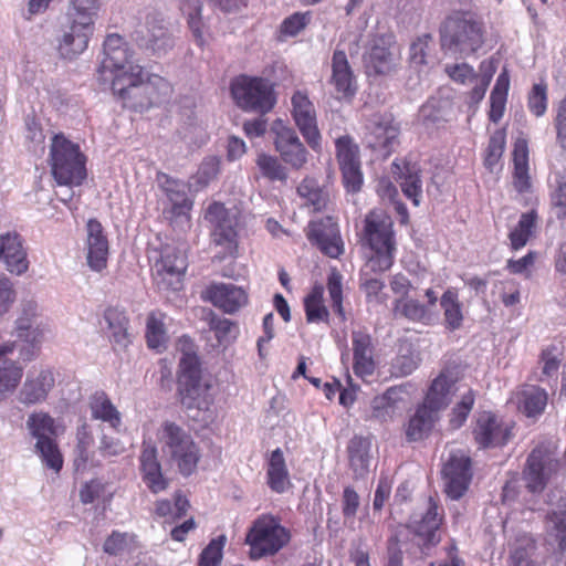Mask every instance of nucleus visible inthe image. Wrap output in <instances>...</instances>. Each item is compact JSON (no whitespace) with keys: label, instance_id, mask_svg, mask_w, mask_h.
I'll return each mask as SVG.
<instances>
[{"label":"nucleus","instance_id":"f257e3e1","mask_svg":"<svg viewBox=\"0 0 566 566\" xmlns=\"http://www.w3.org/2000/svg\"><path fill=\"white\" fill-rule=\"evenodd\" d=\"M211 385L202 378L201 365L193 346L185 340L177 371V394L187 417L199 423L213 418Z\"/></svg>","mask_w":566,"mask_h":566},{"label":"nucleus","instance_id":"f03ea898","mask_svg":"<svg viewBox=\"0 0 566 566\" xmlns=\"http://www.w3.org/2000/svg\"><path fill=\"white\" fill-rule=\"evenodd\" d=\"M112 91L123 107L143 113L165 103L172 88L164 77L147 74L140 65H130L129 72H122L112 78Z\"/></svg>","mask_w":566,"mask_h":566},{"label":"nucleus","instance_id":"7ed1b4c3","mask_svg":"<svg viewBox=\"0 0 566 566\" xmlns=\"http://www.w3.org/2000/svg\"><path fill=\"white\" fill-rule=\"evenodd\" d=\"M485 34L483 19L472 10H452L439 27L441 50L459 57H468L481 50Z\"/></svg>","mask_w":566,"mask_h":566},{"label":"nucleus","instance_id":"20e7f679","mask_svg":"<svg viewBox=\"0 0 566 566\" xmlns=\"http://www.w3.org/2000/svg\"><path fill=\"white\" fill-rule=\"evenodd\" d=\"M99 8L101 0H70L66 12L69 27L57 45L62 59L74 60L87 49Z\"/></svg>","mask_w":566,"mask_h":566},{"label":"nucleus","instance_id":"39448f33","mask_svg":"<svg viewBox=\"0 0 566 566\" xmlns=\"http://www.w3.org/2000/svg\"><path fill=\"white\" fill-rule=\"evenodd\" d=\"M364 240L373 251L366 268L373 272H385L394 264L396 242L392 220L381 209L371 210L365 218Z\"/></svg>","mask_w":566,"mask_h":566},{"label":"nucleus","instance_id":"423d86ee","mask_svg":"<svg viewBox=\"0 0 566 566\" xmlns=\"http://www.w3.org/2000/svg\"><path fill=\"white\" fill-rule=\"evenodd\" d=\"M161 451L184 476L191 475L201 458L200 448L192 434L175 421L165 420L157 431Z\"/></svg>","mask_w":566,"mask_h":566},{"label":"nucleus","instance_id":"0eeeda50","mask_svg":"<svg viewBox=\"0 0 566 566\" xmlns=\"http://www.w3.org/2000/svg\"><path fill=\"white\" fill-rule=\"evenodd\" d=\"M230 93L235 105L244 112L264 115L276 104L274 84L264 77L238 75L231 80Z\"/></svg>","mask_w":566,"mask_h":566},{"label":"nucleus","instance_id":"6e6552de","mask_svg":"<svg viewBox=\"0 0 566 566\" xmlns=\"http://www.w3.org/2000/svg\"><path fill=\"white\" fill-rule=\"evenodd\" d=\"M86 156L78 144H51L49 166L51 175L59 186L78 187L87 178Z\"/></svg>","mask_w":566,"mask_h":566},{"label":"nucleus","instance_id":"1a4fd4ad","mask_svg":"<svg viewBox=\"0 0 566 566\" xmlns=\"http://www.w3.org/2000/svg\"><path fill=\"white\" fill-rule=\"evenodd\" d=\"M25 426L31 437L36 440L35 453L49 469L60 472L63 467V457L54 440V437L57 436L54 418L44 411L32 412L29 415Z\"/></svg>","mask_w":566,"mask_h":566},{"label":"nucleus","instance_id":"9d476101","mask_svg":"<svg viewBox=\"0 0 566 566\" xmlns=\"http://www.w3.org/2000/svg\"><path fill=\"white\" fill-rule=\"evenodd\" d=\"M206 220L211 224V243L221 249L219 260L233 256L238 250V218L220 202L209 205Z\"/></svg>","mask_w":566,"mask_h":566},{"label":"nucleus","instance_id":"9b49d317","mask_svg":"<svg viewBox=\"0 0 566 566\" xmlns=\"http://www.w3.org/2000/svg\"><path fill=\"white\" fill-rule=\"evenodd\" d=\"M289 539L290 534L286 528L281 526L273 517L268 516L258 518L245 538L251 547L253 558L274 555Z\"/></svg>","mask_w":566,"mask_h":566},{"label":"nucleus","instance_id":"f8f14e48","mask_svg":"<svg viewBox=\"0 0 566 566\" xmlns=\"http://www.w3.org/2000/svg\"><path fill=\"white\" fill-rule=\"evenodd\" d=\"M188 268L187 247L165 245L154 265L155 279L160 289L178 291Z\"/></svg>","mask_w":566,"mask_h":566},{"label":"nucleus","instance_id":"ddd939ff","mask_svg":"<svg viewBox=\"0 0 566 566\" xmlns=\"http://www.w3.org/2000/svg\"><path fill=\"white\" fill-rule=\"evenodd\" d=\"M558 469L559 462L553 448L546 444L536 447L528 455L524 469L526 488L533 493L543 491L557 475Z\"/></svg>","mask_w":566,"mask_h":566},{"label":"nucleus","instance_id":"4468645a","mask_svg":"<svg viewBox=\"0 0 566 566\" xmlns=\"http://www.w3.org/2000/svg\"><path fill=\"white\" fill-rule=\"evenodd\" d=\"M132 41L146 54L161 57L175 45L174 36L163 19L147 17L145 25L132 33Z\"/></svg>","mask_w":566,"mask_h":566},{"label":"nucleus","instance_id":"2eb2a0df","mask_svg":"<svg viewBox=\"0 0 566 566\" xmlns=\"http://www.w3.org/2000/svg\"><path fill=\"white\" fill-rule=\"evenodd\" d=\"M514 423L491 411L478 415L473 428L474 441L481 448L502 447L512 438Z\"/></svg>","mask_w":566,"mask_h":566},{"label":"nucleus","instance_id":"dca6fc26","mask_svg":"<svg viewBox=\"0 0 566 566\" xmlns=\"http://www.w3.org/2000/svg\"><path fill=\"white\" fill-rule=\"evenodd\" d=\"M104 59L102 60L98 73L103 76L104 81L108 77L104 76L106 73L111 74V80L122 72H129V66L133 63L134 52L129 49L128 43L124 38L117 33H111L105 38L103 43Z\"/></svg>","mask_w":566,"mask_h":566},{"label":"nucleus","instance_id":"f3484780","mask_svg":"<svg viewBox=\"0 0 566 566\" xmlns=\"http://www.w3.org/2000/svg\"><path fill=\"white\" fill-rule=\"evenodd\" d=\"M55 386V376L50 367L32 368L18 394V400L24 406L44 402Z\"/></svg>","mask_w":566,"mask_h":566},{"label":"nucleus","instance_id":"a211bd4d","mask_svg":"<svg viewBox=\"0 0 566 566\" xmlns=\"http://www.w3.org/2000/svg\"><path fill=\"white\" fill-rule=\"evenodd\" d=\"M444 490L452 500H459L471 481L470 459L463 451L451 452L443 470Z\"/></svg>","mask_w":566,"mask_h":566},{"label":"nucleus","instance_id":"6ab92c4d","mask_svg":"<svg viewBox=\"0 0 566 566\" xmlns=\"http://www.w3.org/2000/svg\"><path fill=\"white\" fill-rule=\"evenodd\" d=\"M0 262L11 274L20 276L28 272L30 262L24 239L17 231L0 234Z\"/></svg>","mask_w":566,"mask_h":566},{"label":"nucleus","instance_id":"aec40b11","mask_svg":"<svg viewBox=\"0 0 566 566\" xmlns=\"http://www.w3.org/2000/svg\"><path fill=\"white\" fill-rule=\"evenodd\" d=\"M139 471L143 482L151 493L157 494L168 488L169 480L163 474L157 447L150 440L143 441L139 455Z\"/></svg>","mask_w":566,"mask_h":566},{"label":"nucleus","instance_id":"412c9836","mask_svg":"<svg viewBox=\"0 0 566 566\" xmlns=\"http://www.w3.org/2000/svg\"><path fill=\"white\" fill-rule=\"evenodd\" d=\"M391 172L402 193L418 207L422 199V178L419 164L407 159L395 160Z\"/></svg>","mask_w":566,"mask_h":566},{"label":"nucleus","instance_id":"4be33fe9","mask_svg":"<svg viewBox=\"0 0 566 566\" xmlns=\"http://www.w3.org/2000/svg\"><path fill=\"white\" fill-rule=\"evenodd\" d=\"M86 261L91 270L101 272L107 265L109 245L103 226L96 219L86 223Z\"/></svg>","mask_w":566,"mask_h":566},{"label":"nucleus","instance_id":"5701e85b","mask_svg":"<svg viewBox=\"0 0 566 566\" xmlns=\"http://www.w3.org/2000/svg\"><path fill=\"white\" fill-rule=\"evenodd\" d=\"M407 386H396L387 389L371 401L373 416L381 421L392 420L406 409L409 403Z\"/></svg>","mask_w":566,"mask_h":566},{"label":"nucleus","instance_id":"b1692460","mask_svg":"<svg viewBox=\"0 0 566 566\" xmlns=\"http://www.w3.org/2000/svg\"><path fill=\"white\" fill-rule=\"evenodd\" d=\"M458 375L454 370H442L431 382L423 403L439 413L451 401L458 390Z\"/></svg>","mask_w":566,"mask_h":566},{"label":"nucleus","instance_id":"393cba45","mask_svg":"<svg viewBox=\"0 0 566 566\" xmlns=\"http://www.w3.org/2000/svg\"><path fill=\"white\" fill-rule=\"evenodd\" d=\"M337 157L346 190L358 192L361 189L364 177L360 170L357 144H337Z\"/></svg>","mask_w":566,"mask_h":566},{"label":"nucleus","instance_id":"a878e982","mask_svg":"<svg viewBox=\"0 0 566 566\" xmlns=\"http://www.w3.org/2000/svg\"><path fill=\"white\" fill-rule=\"evenodd\" d=\"M205 297L214 306L229 314L237 312L248 301L245 291L231 283L211 284L206 289Z\"/></svg>","mask_w":566,"mask_h":566},{"label":"nucleus","instance_id":"bb28decb","mask_svg":"<svg viewBox=\"0 0 566 566\" xmlns=\"http://www.w3.org/2000/svg\"><path fill=\"white\" fill-rule=\"evenodd\" d=\"M509 403L526 417H537L547 405V392L537 386L524 385L512 392Z\"/></svg>","mask_w":566,"mask_h":566},{"label":"nucleus","instance_id":"cd10ccee","mask_svg":"<svg viewBox=\"0 0 566 566\" xmlns=\"http://www.w3.org/2000/svg\"><path fill=\"white\" fill-rule=\"evenodd\" d=\"M157 180L163 191L171 202L172 214L189 221V211L192 208V201L188 197L187 185L184 181L174 179L166 174H159Z\"/></svg>","mask_w":566,"mask_h":566},{"label":"nucleus","instance_id":"c85d7f7f","mask_svg":"<svg viewBox=\"0 0 566 566\" xmlns=\"http://www.w3.org/2000/svg\"><path fill=\"white\" fill-rule=\"evenodd\" d=\"M442 518V510L432 499H429L426 512L419 518L416 516L412 518L411 527L426 544L434 545L440 541L439 528Z\"/></svg>","mask_w":566,"mask_h":566},{"label":"nucleus","instance_id":"c756f323","mask_svg":"<svg viewBox=\"0 0 566 566\" xmlns=\"http://www.w3.org/2000/svg\"><path fill=\"white\" fill-rule=\"evenodd\" d=\"M293 117L306 142H315L318 135L315 108L308 97L297 91L292 96Z\"/></svg>","mask_w":566,"mask_h":566},{"label":"nucleus","instance_id":"7c9ffc66","mask_svg":"<svg viewBox=\"0 0 566 566\" xmlns=\"http://www.w3.org/2000/svg\"><path fill=\"white\" fill-rule=\"evenodd\" d=\"M332 84L338 98L350 99L356 94V83L344 51H335L332 59Z\"/></svg>","mask_w":566,"mask_h":566},{"label":"nucleus","instance_id":"2f4dec72","mask_svg":"<svg viewBox=\"0 0 566 566\" xmlns=\"http://www.w3.org/2000/svg\"><path fill=\"white\" fill-rule=\"evenodd\" d=\"M364 62L369 75H387L396 66V54L389 45H386L384 39H379L365 55Z\"/></svg>","mask_w":566,"mask_h":566},{"label":"nucleus","instance_id":"473e14b6","mask_svg":"<svg viewBox=\"0 0 566 566\" xmlns=\"http://www.w3.org/2000/svg\"><path fill=\"white\" fill-rule=\"evenodd\" d=\"M439 419V413L423 402L416 409L405 426V433L409 441H419L426 438Z\"/></svg>","mask_w":566,"mask_h":566},{"label":"nucleus","instance_id":"72a5a7b5","mask_svg":"<svg viewBox=\"0 0 566 566\" xmlns=\"http://www.w3.org/2000/svg\"><path fill=\"white\" fill-rule=\"evenodd\" d=\"M104 319L107 323L113 345L126 348L132 343V335L128 332L129 318L126 312L119 307H107L104 312Z\"/></svg>","mask_w":566,"mask_h":566},{"label":"nucleus","instance_id":"f704fd0d","mask_svg":"<svg viewBox=\"0 0 566 566\" xmlns=\"http://www.w3.org/2000/svg\"><path fill=\"white\" fill-rule=\"evenodd\" d=\"M510 566H546L533 537L524 534L515 539L510 552Z\"/></svg>","mask_w":566,"mask_h":566},{"label":"nucleus","instance_id":"c9c22d12","mask_svg":"<svg viewBox=\"0 0 566 566\" xmlns=\"http://www.w3.org/2000/svg\"><path fill=\"white\" fill-rule=\"evenodd\" d=\"M447 106L448 103L431 97L420 107L418 120L426 132L432 133L444 127L448 115Z\"/></svg>","mask_w":566,"mask_h":566},{"label":"nucleus","instance_id":"e433bc0d","mask_svg":"<svg viewBox=\"0 0 566 566\" xmlns=\"http://www.w3.org/2000/svg\"><path fill=\"white\" fill-rule=\"evenodd\" d=\"M546 539L559 549L566 548V504L552 509L545 520Z\"/></svg>","mask_w":566,"mask_h":566},{"label":"nucleus","instance_id":"4c0bfd02","mask_svg":"<svg viewBox=\"0 0 566 566\" xmlns=\"http://www.w3.org/2000/svg\"><path fill=\"white\" fill-rule=\"evenodd\" d=\"M321 251L331 258H338L344 252V242L334 216L321 218Z\"/></svg>","mask_w":566,"mask_h":566},{"label":"nucleus","instance_id":"58836bf2","mask_svg":"<svg viewBox=\"0 0 566 566\" xmlns=\"http://www.w3.org/2000/svg\"><path fill=\"white\" fill-rule=\"evenodd\" d=\"M371 440L364 437L350 439L347 451L349 464L357 476H364L370 465Z\"/></svg>","mask_w":566,"mask_h":566},{"label":"nucleus","instance_id":"ea45409f","mask_svg":"<svg viewBox=\"0 0 566 566\" xmlns=\"http://www.w3.org/2000/svg\"><path fill=\"white\" fill-rule=\"evenodd\" d=\"M91 416L93 419L109 423L117 430L122 424V416L104 391L95 392L90 401Z\"/></svg>","mask_w":566,"mask_h":566},{"label":"nucleus","instance_id":"a19ab883","mask_svg":"<svg viewBox=\"0 0 566 566\" xmlns=\"http://www.w3.org/2000/svg\"><path fill=\"white\" fill-rule=\"evenodd\" d=\"M510 88V74L506 67L499 74L495 85L490 94L489 118L493 123L500 122L503 117L507 94Z\"/></svg>","mask_w":566,"mask_h":566},{"label":"nucleus","instance_id":"79ce46f5","mask_svg":"<svg viewBox=\"0 0 566 566\" xmlns=\"http://www.w3.org/2000/svg\"><path fill=\"white\" fill-rule=\"evenodd\" d=\"M266 474L269 486L276 493H283L290 485L289 471L281 449L272 451Z\"/></svg>","mask_w":566,"mask_h":566},{"label":"nucleus","instance_id":"37998d69","mask_svg":"<svg viewBox=\"0 0 566 566\" xmlns=\"http://www.w3.org/2000/svg\"><path fill=\"white\" fill-rule=\"evenodd\" d=\"M24 375L23 367L13 359H6L0 365V401L12 396Z\"/></svg>","mask_w":566,"mask_h":566},{"label":"nucleus","instance_id":"c03bdc74","mask_svg":"<svg viewBox=\"0 0 566 566\" xmlns=\"http://www.w3.org/2000/svg\"><path fill=\"white\" fill-rule=\"evenodd\" d=\"M514 187L518 192H526L531 189L530 178V150L527 144H515L513 150Z\"/></svg>","mask_w":566,"mask_h":566},{"label":"nucleus","instance_id":"a18cd8bd","mask_svg":"<svg viewBox=\"0 0 566 566\" xmlns=\"http://www.w3.org/2000/svg\"><path fill=\"white\" fill-rule=\"evenodd\" d=\"M366 128L378 142H394L400 133L399 125L390 114H374L368 119Z\"/></svg>","mask_w":566,"mask_h":566},{"label":"nucleus","instance_id":"49530a36","mask_svg":"<svg viewBox=\"0 0 566 566\" xmlns=\"http://www.w3.org/2000/svg\"><path fill=\"white\" fill-rule=\"evenodd\" d=\"M440 306L443 311L447 328L451 331L460 328L463 322V312L458 290L447 289L440 298Z\"/></svg>","mask_w":566,"mask_h":566},{"label":"nucleus","instance_id":"de8ad7c7","mask_svg":"<svg viewBox=\"0 0 566 566\" xmlns=\"http://www.w3.org/2000/svg\"><path fill=\"white\" fill-rule=\"evenodd\" d=\"M94 443V437L87 423H83L76 431V447L74 465L77 471L85 470L88 464L93 465V452L91 448Z\"/></svg>","mask_w":566,"mask_h":566},{"label":"nucleus","instance_id":"09e8293b","mask_svg":"<svg viewBox=\"0 0 566 566\" xmlns=\"http://www.w3.org/2000/svg\"><path fill=\"white\" fill-rule=\"evenodd\" d=\"M419 363V355L411 344L402 343L399 345L397 356L391 363V375L395 377L408 376L418 368Z\"/></svg>","mask_w":566,"mask_h":566},{"label":"nucleus","instance_id":"8fccbe9b","mask_svg":"<svg viewBox=\"0 0 566 566\" xmlns=\"http://www.w3.org/2000/svg\"><path fill=\"white\" fill-rule=\"evenodd\" d=\"M537 214L534 210L523 213L517 224L510 231L509 239L511 248L515 251L526 245L534 233Z\"/></svg>","mask_w":566,"mask_h":566},{"label":"nucleus","instance_id":"3c124183","mask_svg":"<svg viewBox=\"0 0 566 566\" xmlns=\"http://www.w3.org/2000/svg\"><path fill=\"white\" fill-rule=\"evenodd\" d=\"M201 10L202 4L200 0H185L181 4V11L187 15L189 29L199 46H202L205 43Z\"/></svg>","mask_w":566,"mask_h":566},{"label":"nucleus","instance_id":"603ef678","mask_svg":"<svg viewBox=\"0 0 566 566\" xmlns=\"http://www.w3.org/2000/svg\"><path fill=\"white\" fill-rule=\"evenodd\" d=\"M394 315L408 319L422 322L429 318V310L426 305L412 298H397L394 303Z\"/></svg>","mask_w":566,"mask_h":566},{"label":"nucleus","instance_id":"864d4df0","mask_svg":"<svg viewBox=\"0 0 566 566\" xmlns=\"http://www.w3.org/2000/svg\"><path fill=\"white\" fill-rule=\"evenodd\" d=\"M312 20V12H295L285 18L279 29V41H284L286 38L296 36Z\"/></svg>","mask_w":566,"mask_h":566},{"label":"nucleus","instance_id":"5fc2aeb1","mask_svg":"<svg viewBox=\"0 0 566 566\" xmlns=\"http://www.w3.org/2000/svg\"><path fill=\"white\" fill-rule=\"evenodd\" d=\"M551 186V200L555 208H558V218H566V169L554 174L553 179L549 181Z\"/></svg>","mask_w":566,"mask_h":566},{"label":"nucleus","instance_id":"6e6d98bb","mask_svg":"<svg viewBox=\"0 0 566 566\" xmlns=\"http://www.w3.org/2000/svg\"><path fill=\"white\" fill-rule=\"evenodd\" d=\"M256 165L262 176L271 181H285L287 179L285 167L282 166L280 160L274 156L260 154L256 159Z\"/></svg>","mask_w":566,"mask_h":566},{"label":"nucleus","instance_id":"4d7b16f0","mask_svg":"<svg viewBox=\"0 0 566 566\" xmlns=\"http://www.w3.org/2000/svg\"><path fill=\"white\" fill-rule=\"evenodd\" d=\"M163 315L150 313L147 317L146 338L148 347L159 349L166 342V332L164 328Z\"/></svg>","mask_w":566,"mask_h":566},{"label":"nucleus","instance_id":"13d9d810","mask_svg":"<svg viewBox=\"0 0 566 566\" xmlns=\"http://www.w3.org/2000/svg\"><path fill=\"white\" fill-rule=\"evenodd\" d=\"M547 84L536 83L527 94V108L536 117L543 116L547 111Z\"/></svg>","mask_w":566,"mask_h":566},{"label":"nucleus","instance_id":"bf43d9fd","mask_svg":"<svg viewBox=\"0 0 566 566\" xmlns=\"http://www.w3.org/2000/svg\"><path fill=\"white\" fill-rule=\"evenodd\" d=\"M25 127L27 139L30 142H44V139L48 138V134H50V142H71L63 133H53L48 130L45 134L41 123L31 115L25 117Z\"/></svg>","mask_w":566,"mask_h":566},{"label":"nucleus","instance_id":"052dcab7","mask_svg":"<svg viewBox=\"0 0 566 566\" xmlns=\"http://www.w3.org/2000/svg\"><path fill=\"white\" fill-rule=\"evenodd\" d=\"M475 401L474 391L469 389L461 397V400L454 406L450 417L452 428H460L467 420Z\"/></svg>","mask_w":566,"mask_h":566},{"label":"nucleus","instance_id":"680f3d73","mask_svg":"<svg viewBox=\"0 0 566 566\" xmlns=\"http://www.w3.org/2000/svg\"><path fill=\"white\" fill-rule=\"evenodd\" d=\"M276 150L281 154L283 160L295 168L301 167L307 157V151L303 144H275Z\"/></svg>","mask_w":566,"mask_h":566},{"label":"nucleus","instance_id":"e2e57ef3","mask_svg":"<svg viewBox=\"0 0 566 566\" xmlns=\"http://www.w3.org/2000/svg\"><path fill=\"white\" fill-rule=\"evenodd\" d=\"M562 355V348L556 345H551L542 352V373L545 377L552 378L557 375Z\"/></svg>","mask_w":566,"mask_h":566},{"label":"nucleus","instance_id":"0e129e2a","mask_svg":"<svg viewBox=\"0 0 566 566\" xmlns=\"http://www.w3.org/2000/svg\"><path fill=\"white\" fill-rule=\"evenodd\" d=\"M226 537L219 536L213 538L208 546L201 552L199 566H219L222 559V549Z\"/></svg>","mask_w":566,"mask_h":566},{"label":"nucleus","instance_id":"69168bd1","mask_svg":"<svg viewBox=\"0 0 566 566\" xmlns=\"http://www.w3.org/2000/svg\"><path fill=\"white\" fill-rule=\"evenodd\" d=\"M40 317L39 305L33 300H24L21 303V315L17 318L15 325L18 332L31 327V324L39 323Z\"/></svg>","mask_w":566,"mask_h":566},{"label":"nucleus","instance_id":"338daca9","mask_svg":"<svg viewBox=\"0 0 566 566\" xmlns=\"http://www.w3.org/2000/svg\"><path fill=\"white\" fill-rule=\"evenodd\" d=\"M327 291L332 300L333 308L344 319V312L342 307L343 301V284L342 275L333 270L328 276Z\"/></svg>","mask_w":566,"mask_h":566},{"label":"nucleus","instance_id":"774afa93","mask_svg":"<svg viewBox=\"0 0 566 566\" xmlns=\"http://www.w3.org/2000/svg\"><path fill=\"white\" fill-rule=\"evenodd\" d=\"M50 333V326L40 321L39 323L31 324V327L23 329V332H18V335L24 343H32L41 348Z\"/></svg>","mask_w":566,"mask_h":566}]
</instances>
